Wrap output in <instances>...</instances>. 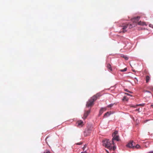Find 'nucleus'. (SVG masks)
I'll return each instance as SVG.
<instances>
[{
  "mask_svg": "<svg viewBox=\"0 0 153 153\" xmlns=\"http://www.w3.org/2000/svg\"><path fill=\"white\" fill-rule=\"evenodd\" d=\"M123 101H127L128 100V99L126 97L124 96L123 99Z\"/></svg>",
  "mask_w": 153,
  "mask_h": 153,
  "instance_id": "obj_18",
  "label": "nucleus"
},
{
  "mask_svg": "<svg viewBox=\"0 0 153 153\" xmlns=\"http://www.w3.org/2000/svg\"><path fill=\"white\" fill-rule=\"evenodd\" d=\"M125 91H127V92H128L130 93H132V92H131V91H129L127 89H125Z\"/></svg>",
  "mask_w": 153,
  "mask_h": 153,
  "instance_id": "obj_21",
  "label": "nucleus"
},
{
  "mask_svg": "<svg viewBox=\"0 0 153 153\" xmlns=\"http://www.w3.org/2000/svg\"><path fill=\"white\" fill-rule=\"evenodd\" d=\"M146 91L147 92H148L150 93V92L148 91Z\"/></svg>",
  "mask_w": 153,
  "mask_h": 153,
  "instance_id": "obj_33",
  "label": "nucleus"
},
{
  "mask_svg": "<svg viewBox=\"0 0 153 153\" xmlns=\"http://www.w3.org/2000/svg\"><path fill=\"white\" fill-rule=\"evenodd\" d=\"M92 129V128L90 127L88 128L87 129H85L84 131V136L86 137L89 135L91 132Z\"/></svg>",
  "mask_w": 153,
  "mask_h": 153,
  "instance_id": "obj_4",
  "label": "nucleus"
},
{
  "mask_svg": "<svg viewBox=\"0 0 153 153\" xmlns=\"http://www.w3.org/2000/svg\"><path fill=\"white\" fill-rule=\"evenodd\" d=\"M81 153H87L86 151H85V152H82Z\"/></svg>",
  "mask_w": 153,
  "mask_h": 153,
  "instance_id": "obj_28",
  "label": "nucleus"
},
{
  "mask_svg": "<svg viewBox=\"0 0 153 153\" xmlns=\"http://www.w3.org/2000/svg\"><path fill=\"white\" fill-rule=\"evenodd\" d=\"M146 147H147V146H146Z\"/></svg>",
  "mask_w": 153,
  "mask_h": 153,
  "instance_id": "obj_37",
  "label": "nucleus"
},
{
  "mask_svg": "<svg viewBox=\"0 0 153 153\" xmlns=\"http://www.w3.org/2000/svg\"><path fill=\"white\" fill-rule=\"evenodd\" d=\"M136 111L140 112V108L137 109L136 110Z\"/></svg>",
  "mask_w": 153,
  "mask_h": 153,
  "instance_id": "obj_27",
  "label": "nucleus"
},
{
  "mask_svg": "<svg viewBox=\"0 0 153 153\" xmlns=\"http://www.w3.org/2000/svg\"><path fill=\"white\" fill-rule=\"evenodd\" d=\"M151 107L153 108V104L151 105Z\"/></svg>",
  "mask_w": 153,
  "mask_h": 153,
  "instance_id": "obj_29",
  "label": "nucleus"
},
{
  "mask_svg": "<svg viewBox=\"0 0 153 153\" xmlns=\"http://www.w3.org/2000/svg\"><path fill=\"white\" fill-rule=\"evenodd\" d=\"M146 147H147V146H146Z\"/></svg>",
  "mask_w": 153,
  "mask_h": 153,
  "instance_id": "obj_38",
  "label": "nucleus"
},
{
  "mask_svg": "<svg viewBox=\"0 0 153 153\" xmlns=\"http://www.w3.org/2000/svg\"><path fill=\"white\" fill-rule=\"evenodd\" d=\"M129 24H123L122 25V29L123 30L122 32L123 33H124L126 31V30H125L128 26Z\"/></svg>",
  "mask_w": 153,
  "mask_h": 153,
  "instance_id": "obj_6",
  "label": "nucleus"
},
{
  "mask_svg": "<svg viewBox=\"0 0 153 153\" xmlns=\"http://www.w3.org/2000/svg\"><path fill=\"white\" fill-rule=\"evenodd\" d=\"M101 95L100 93H98L93 96L87 102L86 105V106L89 107L93 105L94 104V102L95 101L97 98H99Z\"/></svg>",
  "mask_w": 153,
  "mask_h": 153,
  "instance_id": "obj_2",
  "label": "nucleus"
},
{
  "mask_svg": "<svg viewBox=\"0 0 153 153\" xmlns=\"http://www.w3.org/2000/svg\"><path fill=\"white\" fill-rule=\"evenodd\" d=\"M103 145L110 150L113 149V146L111 141L109 140H106L103 141Z\"/></svg>",
  "mask_w": 153,
  "mask_h": 153,
  "instance_id": "obj_3",
  "label": "nucleus"
},
{
  "mask_svg": "<svg viewBox=\"0 0 153 153\" xmlns=\"http://www.w3.org/2000/svg\"><path fill=\"white\" fill-rule=\"evenodd\" d=\"M106 110V108H102L100 110L99 112V115H101L103 113L104 111H105Z\"/></svg>",
  "mask_w": 153,
  "mask_h": 153,
  "instance_id": "obj_9",
  "label": "nucleus"
},
{
  "mask_svg": "<svg viewBox=\"0 0 153 153\" xmlns=\"http://www.w3.org/2000/svg\"><path fill=\"white\" fill-rule=\"evenodd\" d=\"M135 145V143L133 141H131L127 145V146L129 148L134 149V146Z\"/></svg>",
  "mask_w": 153,
  "mask_h": 153,
  "instance_id": "obj_5",
  "label": "nucleus"
},
{
  "mask_svg": "<svg viewBox=\"0 0 153 153\" xmlns=\"http://www.w3.org/2000/svg\"><path fill=\"white\" fill-rule=\"evenodd\" d=\"M127 68H125L123 69L120 70V71L121 72H125V71H127Z\"/></svg>",
  "mask_w": 153,
  "mask_h": 153,
  "instance_id": "obj_19",
  "label": "nucleus"
},
{
  "mask_svg": "<svg viewBox=\"0 0 153 153\" xmlns=\"http://www.w3.org/2000/svg\"><path fill=\"white\" fill-rule=\"evenodd\" d=\"M86 146H87L86 145H85L84 146V147H83V148H82V149H83V151H84V150H85V148H86Z\"/></svg>",
  "mask_w": 153,
  "mask_h": 153,
  "instance_id": "obj_23",
  "label": "nucleus"
},
{
  "mask_svg": "<svg viewBox=\"0 0 153 153\" xmlns=\"http://www.w3.org/2000/svg\"><path fill=\"white\" fill-rule=\"evenodd\" d=\"M111 114V112H108L104 114V116L105 117H107L109 116Z\"/></svg>",
  "mask_w": 153,
  "mask_h": 153,
  "instance_id": "obj_12",
  "label": "nucleus"
},
{
  "mask_svg": "<svg viewBox=\"0 0 153 153\" xmlns=\"http://www.w3.org/2000/svg\"><path fill=\"white\" fill-rule=\"evenodd\" d=\"M106 152H107V153H109V152H108V151H106Z\"/></svg>",
  "mask_w": 153,
  "mask_h": 153,
  "instance_id": "obj_34",
  "label": "nucleus"
},
{
  "mask_svg": "<svg viewBox=\"0 0 153 153\" xmlns=\"http://www.w3.org/2000/svg\"><path fill=\"white\" fill-rule=\"evenodd\" d=\"M90 110L87 111L86 112H85L83 117V118L84 119H86L88 115V114L90 113Z\"/></svg>",
  "mask_w": 153,
  "mask_h": 153,
  "instance_id": "obj_8",
  "label": "nucleus"
},
{
  "mask_svg": "<svg viewBox=\"0 0 153 153\" xmlns=\"http://www.w3.org/2000/svg\"><path fill=\"white\" fill-rule=\"evenodd\" d=\"M113 104H110V105H108L107 107H108V108L111 107H112L113 106Z\"/></svg>",
  "mask_w": 153,
  "mask_h": 153,
  "instance_id": "obj_20",
  "label": "nucleus"
},
{
  "mask_svg": "<svg viewBox=\"0 0 153 153\" xmlns=\"http://www.w3.org/2000/svg\"><path fill=\"white\" fill-rule=\"evenodd\" d=\"M43 153H51L49 151H46L45 152H44Z\"/></svg>",
  "mask_w": 153,
  "mask_h": 153,
  "instance_id": "obj_24",
  "label": "nucleus"
},
{
  "mask_svg": "<svg viewBox=\"0 0 153 153\" xmlns=\"http://www.w3.org/2000/svg\"><path fill=\"white\" fill-rule=\"evenodd\" d=\"M149 153H153V152H150Z\"/></svg>",
  "mask_w": 153,
  "mask_h": 153,
  "instance_id": "obj_31",
  "label": "nucleus"
},
{
  "mask_svg": "<svg viewBox=\"0 0 153 153\" xmlns=\"http://www.w3.org/2000/svg\"><path fill=\"white\" fill-rule=\"evenodd\" d=\"M132 70V71H134V72H135V71L134 70Z\"/></svg>",
  "mask_w": 153,
  "mask_h": 153,
  "instance_id": "obj_32",
  "label": "nucleus"
},
{
  "mask_svg": "<svg viewBox=\"0 0 153 153\" xmlns=\"http://www.w3.org/2000/svg\"><path fill=\"white\" fill-rule=\"evenodd\" d=\"M77 123V126L79 127H82L84 125V123L83 121L82 120L78 121Z\"/></svg>",
  "mask_w": 153,
  "mask_h": 153,
  "instance_id": "obj_7",
  "label": "nucleus"
},
{
  "mask_svg": "<svg viewBox=\"0 0 153 153\" xmlns=\"http://www.w3.org/2000/svg\"><path fill=\"white\" fill-rule=\"evenodd\" d=\"M121 57L124 58L126 60H128V57L126 56L125 55H121Z\"/></svg>",
  "mask_w": 153,
  "mask_h": 153,
  "instance_id": "obj_16",
  "label": "nucleus"
},
{
  "mask_svg": "<svg viewBox=\"0 0 153 153\" xmlns=\"http://www.w3.org/2000/svg\"><path fill=\"white\" fill-rule=\"evenodd\" d=\"M148 120H145V121H144V122L145 123H146V122H147V121H148Z\"/></svg>",
  "mask_w": 153,
  "mask_h": 153,
  "instance_id": "obj_30",
  "label": "nucleus"
},
{
  "mask_svg": "<svg viewBox=\"0 0 153 153\" xmlns=\"http://www.w3.org/2000/svg\"><path fill=\"white\" fill-rule=\"evenodd\" d=\"M134 149L136 148L137 149H141V146L138 144H137L136 146L135 145L134 146Z\"/></svg>",
  "mask_w": 153,
  "mask_h": 153,
  "instance_id": "obj_15",
  "label": "nucleus"
},
{
  "mask_svg": "<svg viewBox=\"0 0 153 153\" xmlns=\"http://www.w3.org/2000/svg\"><path fill=\"white\" fill-rule=\"evenodd\" d=\"M48 137H47L46 138V140L48 139Z\"/></svg>",
  "mask_w": 153,
  "mask_h": 153,
  "instance_id": "obj_35",
  "label": "nucleus"
},
{
  "mask_svg": "<svg viewBox=\"0 0 153 153\" xmlns=\"http://www.w3.org/2000/svg\"><path fill=\"white\" fill-rule=\"evenodd\" d=\"M145 105V104L143 103L141 104H140L139 105H137L135 106H132V107H134V108H136L137 106H143Z\"/></svg>",
  "mask_w": 153,
  "mask_h": 153,
  "instance_id": "obj_17",
  "label": "nucleus"
},
{
  "mask_svg": "<svg viewBox=\"0 0 153 153\" xmlns=\"http://www.w3.org/2000/svg\"><path fill=\"white\" fill-rule=\"evenodd\" d=\"M140 18V17L137 16L136 17H135L132 19V21L136 22H137Z\"/></svg>",
  "mask_w": 153,
  "mask_h": 153,
  "instance_id": "obj_10",
  "label": "nucleus"
},
{
  "mask_svg": "<svg viewBox=\"0 0 153 153\" xmlns=\"http://www.w3.org/2000/svg\"><path fill=\"white\" fill-rule=\"evenodd\" d=\"M107 67L108 68V70L110 71H112V68L111 67V66L110 64L109 63L107 64Z\"/></svg>",
  "mask_w": 153,
  "mask_h": 153,
  "instance_id": "obj_11",
  "label": "nucleus"
},
{
  "mask_svg": "<svg viewBox=\"0 0 153 153\" xmlns=\"http://www.w3.org/2000/svg\"><path fill=\"white\" fill-rule=\"evenodd\" d=\"M125 94H126V95H128V96H131V97L132 96L131 95H130V94H129L127 93H125Z\"/></svg>",
  "mask_w": 153,
  "mask_h": 153,
  "instance_id": "obj_25",
  "label": "nucleus"
},
{
  "mask_svg": "<svg viewBox=\"0 0 153 153\" xmlns=\"http://www.w3.org/2000/svg\"><path fill=\"white\" fill-rule=\"evenodd\" d=\"M82 143L81 142H80V143H76V144L77 145H81L82 144Z\"/></svg>",
  "mask_w": 153,
  "mask_h": 153,
  "instance_id": "obj_26",
  "label": "nucleus"
},
{
  "mask_svg": "<svg viewBox=\"0 0 153 153\" xmlns=\"http://www.w3.org/2000/svg\"><path fill=\"white\" fill-rule=\"evenodd\" d=\"M150 25H149V26H150Z\"/></svg>",
  "mask_w": 153,
  "mask_h": 153,
  "instance_id": "obj_36",
  "label": "nucleus"
},
{
  "mask_svg": "<svg viewBox=\"0 0 153 153\" xmlns=\"http://www.w3.org/2000/svg\"><path fill=\"white\" fill-rule=\"evenodd\" d=\"M138 24L139 25H146V24L145 22H142L141 21H140L138 22Z\"/></svg>",
  "mask_w": 153,
  "mask_h": 153,
  "instance_id": "obj_13",
  "label": "nucleus"
},
{
  "mask_svg": "<svg viewBox=\"0 0 153 153\" xmlns=\"http://www.w3.org/2000/svg\"><path fill=\"white\" fill-rule=\"evenodd\" d=\"M150 79V77L149 76H146V83H148Z\"/></svg>",
  "mask_w": 153,
  "mask_h": 153,
  "instance_id": "obj_14",
  "label": "nucleus"
},
{
  "mask_svg": "<svg viewBox=\"0 0 153 153\" xmlns=\"http://www.w3.org/2000/svg\"><path fill=\"white\" fill-rule=\"evenodd\" d=\"M133 27V26H132V25L131 24H130L129 25V28H132Z\"/></svg>",
  "mask_w": 153,
  "mask_h": 153,
  "instance_id": "obj_22",
  "label": "nucleus"
},
{
  "mask_svg": "<svg viewBox=\"0 0 153 153\" xmlns=\"http://www.w3.org/2000/svg\"><path fill=\"white\" fill-rule=\"evenodd\" d=\"M118 131H115L113 133L112 136L113 137L112 141H111L113 146V150L114 151L116 149V146H115L116 143L118 141L120 140L119 138V137L118 135Z\"/></svg>",
  "mask_w": 153,
  "mask_h": 153,
  "instance_id": "obj_1",
  "label": "nucleus"
}]
</instances>
